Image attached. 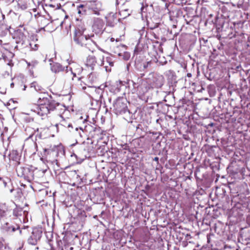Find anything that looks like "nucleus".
I'll return each instance as SVG.
<instances>
[{"instance_id": "f257e3e1", "label": "nucleus", "mask_w": 250, "mask_h": 250, "mask_svg": "<svg viewBox=\"0 0 250 250\" xmlns=\"http://www.w3.org/2000/svg\"><path fill=\"white\" fill-rule=\"evenodd\" d=\"M59 104L52 100L50 97H41L39 98V104L34 109V112L38 115L43 116L53 111Z\"/></svg>"}, {"instance_id": "f03ea898", "label": "nucleus", "mask_w": 250, "mask_h": 250, "mask_svg": "<svg viewBox=\"0 0 250 250\" xmlns=\"http://www.w3.org/2000/svg\"><path fill=\"white\" fill-rule=\"evenodd\" d=\"M93 36V34L89 35L78 33L74 34L73 40L76 44L81 46H85L90 49L96 45V43L92 39Z\"/></svg>"}, {"instance_id": "7ed1b4c3", "label": "nucleus", "mask_w": 250, "mask_h": 250, "mask_svg": "<svg viewBox=\"0 0 250 250\" xmlns=\"http://www.w3.org/2000/svg\"><path fill=\"white\" fill-rule=\"evenodd\" d=\"M133 82L132 93H136L139 96H143L150 88V85L146 80L137 79L136 82Z\"/></svg>"}, {"instance_id": "20e7f679", "label": "nucleus", "mask_w": 250, "mask_h": 250, "mask_svg": "<svg viewBox=\"0 0 250 250\" xmlns=\"http://www.w3.org/2000/svg\"><path fill=\"white\" fill-rule=\"evenodd\" d=\"M113 106L115 113L117 114H122L127 112H129L126 105V100L124 98H117Z\"/></svg>"}, {"instance_id": "39448f33", "label": "nucleus", "mask_w": 250, "mask_h": 250, "mask_svg": "<svg viewBox=\"0 0 250 250\" xmlns=\"http://www.w3.org/2000/svg\"><path fill=\"white\" fill-rule=\"evenodd\" d=\"M73 67L70 68L69 70H68V67H66L65 71H63V72L59 74L56 77L55 81L57 83L64 84L69 80L73 79L74 77L73 76Z\"/></svg>"}, {"instance_id": "423d86ee", "label": "nucleus", "mask_w": 250, "mask_h": 250, "mask_svg": "<svg viewBox=\"0 0 250 250\" xmlns=\"http://www.w3.org/2000/svg\"><path fill=\"white\" fill-rule=\"evenodd\" d=\"M2 229L3 232L7 234H11L16 230H18L19 233L20 235L22 234V230L18 224L13 225L12 223H6L2 226Z\"/></svg>"}, {"instance_id": "0eeeda50", "label": "nucleus", "mask_w": 250, "mask_h": 250, "mask_svg": "<svg viewBox=\"0 0 250 250\" xmlns=\"http://www.w3.org/2000/svg\"><path fill=\"white\" fill-rule=\"evenodd\" d=\"M92 29L96 34L102 32L104 29V22L103 20L99 18L93 19Z\"/></svg>"}, {"instance_id": "6e6552de", "label": "nucleus", "mask_w": 250, "mask_h": 250, "mask_svg": "<svg viewBox=\"0 0 250 250\" xmlns=\"http://www.w3.org/2000/svg\"><path fill=\"white\" fill-rule=\"evenodd\" d=\"M42 231L37 229L33 230L31 235L28 239V243L32 245H35L42 236Z\"/></svg>"}, {"instance_id": "1a4fd4ad", "label": "nucleus", "mask_w": 250, "mask_h": 250, "mask_svg": "<svg viewBox=\"0 0 250 250\" xmlns=\"http://www.w3.org/2000/svg\"><path fill=\"white\" fill-rule=\"evenodd\" d=\"M164 78L162 75H157L153 77L150 87L160 88L164 84Z\"/></svg>"}, {"instance_id": "9d476101", "label": "nucleus", "mask_w": 250, "mask_h": 250, "mask_svg": "<svg viewBox=\"0 0 250 250\" xmlns=\"http://www.w3.org/2000/svg\"><path fill=\"white\" fill-rule=\"evenodd\" d=\"M88 6L94 14L99 15L100 12L102 10L101 3L99 2L91 1L88 4Z\"/></svg>"}, {"instance_id": "9b49d317", "label": "nucleus", "mask_w": 250, "mask_h": 250, "mask_svg": "<svg viewBox=\"0 0 250 250\" xmlns=\"http://www.w3.org/2000/svg\"><path fill=\"white\" fill-rule=\"evenodd\" d=\"M96 60V58L93 56H88L86 59L85 64V66L90 68V70H92L94 69V66L96 65L97 63L98 64Z\"/></svg>"}, {"instance_id": "f8f14e48", "label": "nucleus", "mask_w": 250, "mask_h": 250, "mask_svg": "<svg viewBox=\"0 0 250 250\" xmlns=\"http://www.w3.org/2000/svg\"><path fill=\"white\" fill-rule=\"evenodd\" d=\"M27 214V212L24 211L21 208L17 207L13 210V215L17 217H20V220L21 222V219L24 220V217Z\"/></svg>"}, {"instance_id": "ddd939ff", "label": "nucleus", "mask_w": 250, "mask_h": 250, "mask_svg": "<svg viewBox=\"0 0 250 250\" xmlns=\"http://www.w3.org/2000/svg\"><path fill=\"white\" fill-rule=\"evenodd\" d=\"M51 70L52 72L57 73L59 72H63V71H65V67H62V65L57 62H54L50 63Z\"/></svg>"}, {"instance_id": "4468645a", "label": "nucleus", "mask_w": 250, "mask_h": 250, "mask_svg": "<svg viewBox=\"0 0 250 250\" xmlns=\"http://www.w3.org/2000/svg\"><path fill=\"white\" fill-rule=\"evenodd\" d=\"M68 67V70L70 68L73 67V76L75 77L77 73H79L81 72L82 68L78 64L76 63H72L70 64L69 66H67Z\"/></svg>"}, {"instance_id": "2eb2a0df", "label": "nucleus", "mask_w": 250, "mask_h": 250, "mask_svg": "<svg viewBox=\"0 0 250 250\" xmlns=\"http://www.w3.org/2000/svg\"><path fill=\"white\" fill-rule=\"evenodd\" d=\"M107 24L110 26H113L116 22V18L113 14H109L105 17Z\"/></svg>"}, {"instance_id": "dca6fc26", "label": "nucleus", "mask_w": 250, "mask_h": 250, "mask_svg": "<svg viewBox=\"0 0 250 250\" xmlns=\"http://www.w3.org/2000/svg\"><path fill=\"white\" fill-rule=\"evenodd\" d=\"M85 30L86 27L85 24L83 22L80 21L79 23L77 24L74 34H77L78 33L84 34Z\"/></svg>"}, {"instance_id": "f3484780", "label": "nucleus", "mask_w": 250, "mask_h": 250, "mask_svg": "<svg viewBox=\"0 0 250 250\" xmlns=\"http://www.w3.org/2000/svg\"><path fill=\"white\" fill-rule=\"evenodd\" d=\"M27 171H28V168L21 167L18 168L17 170L18 175L20 177H26L27 176L26 174Z\"/></svg>"}, {"instance_id": "a211bd4d", "label": "nucleus", "mask_w": 250, "mask_h": 250, "mask_svg": "<svg viewBox=\"0 0 250 250\" xmlns=\"http://www.w3.org/2000/svg\"><path fill=\"white\" fill-rule=\"evenodd\" d=\"M98 64H99L100 65H104L105 69V70L107 72L111 71L110 67H109L108 63H107L106 62V60H103V57H102V58L100 60V61L98 63Z\"/></svg>"}, {"instance_id": "6ab92c4d", "label": "nucleus", "mask_w": 250, "mask_h": 250, "mask_svg": "<svg viewBox=\"0 0 250 250\" xmlns=\"http://www.w3.org/2000/svg\"><path fill=\"white\" fill-rule=\"evenodd\" d=\"M31 87L34 88V89L37 92H40L42 89L41 86L39 85L36 82H33L31 84Z\"/></svg>"}, {"instance_id": "aec40b11", "label": "nucleus", "mask_w": 250, "mask_h": 250, "mask_svg": "<svg viewBox=\"0 0 250 250\" xmlns=\"http://www.w3.org/2000/svg\"><path fill=\"white\" fill-rule=\"evenodd\" d=\"M29 44L31 48L33 50H36L38 49L39 45L37 43H36L34 41H33L32 42H30Z\"/></svg>"}, {"instance_id": "412c9836", "label": "nucleus", "mask_w": 250, "mask_h": 250, "mask_svg": "<svg viewBox=\"0 0 250 250\" xmlns=\"http://www.w3.org/2000/svg\"><path fill=\"white\" fill-rule=\"evenodd\" d=\"M106 62L108 63V65H109V67L111 68V67L113 66L114 65V62L112 60V58L110 57L106 58Z\"/></svg>"}, {"instance_id": "4be33fe9", "label": "nucleus", "mask_w": 250, "mask_h": 250, "mask_svg": "<svg viewBox=\"0 0 250 250\" xmlns=\"http://www.w3.org/2000/svg\"><path fill=\"white\" fill-rule=\"evenodd\" d=\"M60 118L62 119V120L60 121V124L64 127H66L68 125V122L63 119L62 115L60 116Z\"/></svg>"}, {"instance_id": "5701e85b", "label": "nucleus", "mask_w": 250, "mask_h": 250, "mask_svg": "<svg viewBox=\"0 0 250 250\" xmlns=\"http://www.w3.org/2000/svg\"><path fill=\"white\" fill-rule=\"evenodd\" d=\"M4 207L0 206V217L3 216L5 213V210Z\"/></svg>"}, {"instance_id": "b1692460", "label": "nucleus", "mask_w": 250, "mask_h": 250, "mask_svg": "<svg viewBox=\"0 0 250 250\" xmlns=\"http://www.w3.org/2000/svg\"><path fill=\"white\" fill-rule=\"evenodd\" d=\"M130 54L128 52H125L123 55V58L125 60H128L130 58Z\"/></svg>"}, {"instance_id": "393cba45", "label": "nucleus", "mask_w": 250, "mask_h": 250, "mask_svg": "<svg viewBox=\"0 0 250 250\" xmlns=\"http://www.w3.org/2000/svg\"><path fill=\"white\" fill-rule=\"evenodd\" d=\"M10 182V180L8 178H6V179L2 180V183L4 187H6L7 186L8 183Z\"/></svg>"}, {"instance_id": "a878e982", "label": "nucleus", "mask_w": 250, "mask_h": 250, "mask_svg": "<svg viewBox=\"0 0 250 250\" xmlns=\"http://www.w3.org/2000/svg\"><path fill=\"white\" fill-rule=\"evenodd\" d=\"M31 63H32V66H35L36 65H37V64L38 63V61H33L31 62Z\"/></svg>"}, {"instance_id": "bb28decb", "label": "nucleus", "mask_w": 250, "mask_h": 250, "mask_svg": "<svg viewBox=\"0 0 250 250\" xmlns=\"http://www.w3.org/2000/svg\"><path fill=\"white\" fill-rule=\"evenodd\" d=\"M78 12L80 14H83L85 12V10L83 11V10H81V9H78Z\"/></svg>"}, {"instance_id": "cd10ccee", "label": "nucleus", "mask_w": 250, "mask_h": 250, "mask_svg": "<svg viewBox=\"0 0 250 250\" xmlns=\"http://www.w3.org/2000/svg\"><path fill=\"white\" fill-rule=\"evenodd\" d=\"M4 245L1 241H0V250H3Z\"/></svg>"}, {"instance_id": "c85d7f7f", "label": "nucleus", "mask_w": 250, "mask_h": 250, "mask_svg": "<svg viewBox=\"0 0 250 250\" xmlns=\"http://www.w3.org/2000/svg\"><path fill=\"white\" fill-rule=\"evenodd\" d=\"M66 127H67L68 128L71 127V128H72V124L70 123H68V125Z\"/></svg>"}, {"instance_id": "c756f323", "label": "nucleus", "mask_w": 250, "mask_h": 250, "mask_svg": "<svg viewBox=\"0 0 250 250\" xmlns=\"http://www.w3.org/2000/svg\"><path fill=\"white\" fill-rule=\"evenodd\" d=\"M84 7V5L83 4H81L80 5H79L77 7L78 9H81V8H83Z\"/></svg>"}, {"instance_id": "7c9ffc66", "label": "nucleus", "mask_w": 250, "mask_h": 250, "mask_svg": "<svg viewBox=\"0 0 250 250\" xmlns=\"http://www.w3.org/2000/svg\"><path fill=\"white\" fill-rule=\"evenodd\" d=\"M31 145L33 146H34V147H35V146H36V144L35 142H33V141H31Z\"/></svg>"}, {"instance_id": "2f4dec72", "label": "nucleus", "mask_w": 250, "mask_h": 250, "mask_svg": "<svg viewBox=\"0 0 250 250\" xmlns=\"http://www.w3.org/2000/svg\"><path fill=\"white\" fill-rule=\"evenodd\" d=\"M149 62H147L146 64H144V68H146L147 67L148 65L149 64Z\"/></svg>"}, {"instance_id": "473e14b6", "label": "nucleus", "mask_w": 250, "mask_h": 250, "mask_svg": "<svg viewBox=\"0 0 250 250\" xmlns=\"http://www.w3.org/2000/svg\"><path fill=\"white\" fill-rule=\"evenodd\" d=\"M14 0H5V1L8 3H11L14 1Z\"/></svg>"}, {"instance_id": "72a5a7b5", "label": "nucleus", "mask_w": 250, "mask_h": 250, "mask_svg": "<svg viewBox=\"0 0 250 250\" xmlns=\"http://www.w3.org/2000/svg\"><path fill=\"white\" fill-rule=\"evenodd\" d=\"M154 160L155 161H156V162H158V161H159V158H158V157H155V158H154Z\"/></svg>"}, {"instance_id": "f704fd0d", "label": "nucleus", "mask_w": 250, "mask_h": 250, "mask_svg": "<svg viewBox=\"0 0 250 250\" xmlns=\"http://www.w3.org/2000/svg\"><path fill=\"white\" fill-rule=\"evenodd\" d=\"M27 64L28 66H32L31 62H28Z\"/></svg>"}, {"instance_id": "c9c22d12", "label": "nucleus", "mask_w": 250, "mask_h": 250, "mask_svg": "<svg viewBox=\"0 0 250 250\" xmlns=\"http://www.w3.org/2000/svg\"><path fill=\"white\" fill-rule=\"evenodd\" d=\"M110 40L111 42H113L114 41V39L112 38H111Z\"/></svg>"}, {"instance_id": "e433bc0d", "label": "nucleus", "mask_w": 250, "mask_h": 250, "mask_svg": "<svg viewBox=\"0 0 250 250\" xmlns=\"http://www.w3.org/2000/svg\"><path fill=\"white\" fill-rule=\"evenodd\" d=\"M128 11V10H127V9H123V10H122V11Z\"/></svg>"}, {"instance_id": "4c0bfd02", "label": "nucleus", "mask_w": 250, "mask_h": 250, "mask_svg": "<svg viewBox=\"0 0 250 250\" xmlns=\"http://www.w3.org/2000/svg\"><path fill=\"white\" fill-rule=\"evenodd\" d=\"M13 190H14V189H13V188L11 189L10 190V192H13Z\"/></svg>"}, {"instance_id": "58836bf2", "label": "nucleus", "mask_w": 250, "mask_h": 250, "mask_svg": "<svg viewBox=\"0 0 250 250\" xmlns=\"http://www.w3.org/2000/svg\"><path fill=\"white\" fill-rule=\"evenodd\" d=\"M13 85H14V83H12L11 84V87H13Z\"/></svg>"}, {"instance_id": "ea45409f", "label": "nucleus", "mask_w": 250, "mask_h": 250, "mask_svg": "<svg viewBox=\"0 0 250 250\" xmlns=\"http://www.w3.org/2000/svg\"><path fill=\"white\" fill-rule=\"evenodd\" d=\"M42 21H46V19H44V18H42Z\"/></svg>"}, {"instance_id": "a19ab883", "label": "nucleus", "mask_w": 250, "mask_h": 250, "mask_svg": "<svg viewBox=\"0 0 250 250\" xmlns=\"http://www.w3.org/2000/svg\"><path fill=\"white\" fill-rule=\"evenodd\" d=\"M190 74H188V76H190Z\"/></svg>"}, {"instance_id": "79ce46f5", "label": "nucleus", "mask_w": 250, "mask_h": 250, "mask_svg": "<svg viewBox=\"0 0 250 250\" xmlns=\"http://www.w3.org/2000/svg\"><path fill=\"white\" fill-rule=\"evenodd\" d=\"M190 74H188V76H190Z\"/></svg>"}, {"instance_id": "37998d69", "label": "nucleus", "mask_w": 250, "mask_h": 250, "mask_svg": "<svg viewBox=\"0 0 250 250\" xmlns=\"http://www.w3.org/2000/svg\"><path fill=\"white\" fill-rule=\"evenodd\" d=\"M0 180H2V178L1 177H0Z\"/></svg>"}]
</instances>
